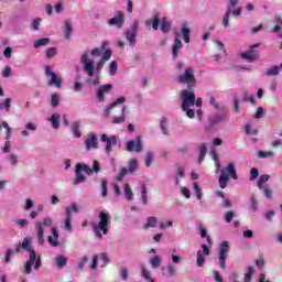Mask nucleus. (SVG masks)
Here are the masks:
<instances>
[{
  "label": "nucleus",
  "instance_id": "1",
  "mask_svg": "<svg viewBox=\"0 0 282 282\" xmlns=\"http://www.w3.org/2000/svg\"><path fill=\"white\" fill-rule=\"evenodd\" d=\"M104 52V53H102ZM113 52L111 50L105 51V44L99 47H95L91 51H85L80 55V63L83 65V70L87 74L88 85L98 87L100 85V74H102V67L105 63L111 59Z\"/></svg>",
  "mask_w": 282,
  "mask_h": 282
},
{
  "label": "nucleus",
  "instance_id": "2",
  "mask_svg": "<svg viewBox=\"0 0 282 282\" xmlns=\"http://www.w3.org/2000/svg\"><path fill=\"white\" fill-rule=\"evenodd\" d=\"M21 246L23 250L29 252V260L24 265L25 274H32V265H34L35 270L41 268V258L36 260V251L32 248V238H24Z\"/></svg>",
  "mask_w": 282,
  "mask_h": 282
},
{
  "label": "nucleus",
  "instance_id": "3",
  "mask_svg": "<svg viewBox=\"0 0 282 282\" xmlns=\"http://www.w3.org/2000/svg\"><path fill=\"white\" fill-rule=\"evenodd\" d=\"M111 221V214L107 210L99 213V223L93 224V230L97 239H102V235H109V224Z\"/></svg>",
  "mask_w": 282,
  "mask_h": 282
},
{
  "label": "nucleus",
  "instance_id": "4",
  "mask_svg": "<svg viewBox=\"0 0 282 282\" xmlns=\"http://www.w3.org/2000/svg\"><path fill=\"white\" fill-rule=\"evenodd\" d=\"M47 228H55L54 227V220L51 217H44L42 219V221H37L35 224V231L37 235V241L40 243V246H43L44 241H45V231Z\"/></svg>",
  "mask_w": 282,
  "mask_h": 282
},
{
  "label": "nucleus",
  "instance_id": "5",
  "mask_svg": "<svg viewBox=\"0 0 282 282\" xmlns=\"http://www.w3.org/2000/svg\"><path fill=\"white\" fill-rule=\"evenodd\" d=\"M219 172L220 176L218 183L220 188H226V186H228V181L230 177H232V180H237V170H235V163H229L226 169H223Z\"/></svg>",
  "mask_w": 282,
  "mask_h": 282
},
{
  "label": "nucleus",
  "instance_id": "6",
  "mask_svg": "<svg viewBox=\"0 0 282 282\" xmlns=\"http://www.w3.org/2000/svg\"><path fill=\"white\" fill-rule=\"evenodd\" d=\"M270 181V175L268 174H262L258 178L257 186L259 191H262L265 199H272L274 192L272 188H270V185H268V182Z\"/></svg>",
  "mask_w": 282,
  "mask_h": 282
},
{
  "label": "nucleus",
  "instance_id": "7",
  "mask_svg": "<svg viewBox=\"0 0 282 282\" xmlns=\"http://www.w3.org/2000/svg\"><path fill=\"white\" fill-rule=\"evenodd\" d=\"M83 173H85L86 175H94V170H91V167H89L86 164L77 163L76 170H75V174H76V178L74 181L75 185L83 184V182H85L86 178H85V175H83Z\"/></svg>",
  "mask_w": 282,
  "mask_h": 282
},
{
  "label": "nucleus",
  "instance_id": "8",
  "mask_svg": "<svg viewBox=\"0 0 282 282\" xmlns=\"http://www.w3.org/2000/svg\"><path fill=\"white\" fill-rule=\"evenodd\" d=\"M177 83L186 84L188 87H195V70L191 67L177 77Z\"/></svg>",
  "mask_w": 282,
  "mask_h": 282
},
{
  "label": "nucleus",
  "instance_id": "9",
  "mask_svg": "<svg viewBox=\"0 0 282 282\" xmlns=\"http://www.w3.org/2000/svg\"><path fill=\"white\" fill-rule=\"evenodd\" d=\"M181 99H182V109H191V107L195 106V93L191 90H183L181 91Z\"/></svg>",
  "mask_w": 282,
  "mask_h": 282
},
{
  "label": "nucleus",
  "instance_id": "10",
  "mask_svg": "<svg viewBox=\"0 0 282 282\" xmlns=\"http://www.w3.org/2000/svg\"><path fill=\"white\" fill-rule=\"evenodd\" d=\"M127 151L129 153H142L144 150V144L142 143V135L135 137V139L130 140L126 144Z\"/></svg>",
  "mask_w": 282,
  "mask_h": 282
},
{
  "label": "nucleus",
  "instance_id": "11",
  "mask_svg": "<svg viewBox=\"0 0 282 282\" xmlns=\"http://www.w3.org/2000/svg\"><path fill=\"white\" fill-rule=\"evenodd\" d=\"M45 75L47 77V85H50V87H57V89H61L63 79L52 70V66L45 67Z\"/></svg>",
  "mask_w": 282,
  "mask_h": 282
},
{
  "label": "nucleus",
  "instance_id": "12",
  "mask_svg": "<svg viewBox=\"0 0 282 282\" xmlns=\"http://www.w3.org/2000/svg\"><path fill=\"white\" fill-rule=\"evenodd\" d=\"M140 28V22L134 21L132 22L129 30L126 31V40L128 41L130 47H135L137 39L138 36V30Z\"/></svg>",
  "mask_w": 282,
  "mask_h": 282
},
{
  "label": "nucleus",
  "instance_id": "13",
  "mask_svg": "<svg viewBox=\"0 0 282 282\" xmlns=\"http://www.w3.org/2000/svg\"><path fill=\"white\" fill-rule=\"evenodd\" d=\"M230 252V245L228 241H223L218 248V261L221 270H226V254Z\"/></svg>",
  "mask_w": 282,
  "mask_h": 282
},
{
  "label": "nucleus",
  "instance_id": "14",
  "mask_svg": "<svg viewBox=\"0 0 282 282\" xmlns=\"http://www.w3.org/2000/svg\"><path fill=\"white\" fill-rule=\"evenodd\" d=\"M209 254L210 249H208V246L202 245V250H198L196 254V264L198 268H204V263H206V257Z\"/></svg>",
  "mask_w": 282,
  "mask_h": 282
},
{
  "label": "nucleus",
  "instance_id": "15",
  "mask_svg": "<svg viewBox=\"0 0 282 282\" xmlns=\"http://www.w3.org/2000/svg\"><path fill=\"white\" fill-rule=\"evenodd\" d=\"M113 89V85L111 84H106L101 85L98 87L97 93H96V98L99 102H105V96L109 94Z\"/></svg>",
  "mask_w": 282,
  "mask_h": 282
},
{
  "label": "nucleus",
  "instance_id": "16",
  "mask_svg": "<svg viewBox=\"0 0 282 282\" xmlns=\"http://www.w3.org/2000/svg\"><path fill=\"white\" fill-rule=\"evenodd\" d=\"M254 47H259V44H254L250 47L249 51L241 53V58L252 63V61H257L259 58V52L254 51Z\"/></svg>",
  "mask_w": 282,
  "mask_h": 282
},
{
  "label": "nucleus",
  "instance_id": "17",
  "mask_svg": "<svg viewBox=\"0 0 282 282\" xmlns=\"http://www.w3.org/2000/svg\"><path fill=\"white\" fill-rule=\"evenodd\" d=\"M86 151H91L94 149H98V137L96 134L90 133L87 135L86 140L84 141Z\"/></svg>",
  "mask_w": 282,
  "mask_h": 282
},
{
  "label": "nucleus",
  "instance_id": "18",
  "mask_svg": "<svg viewBox=\"0 0 282 282\" xmlns=\"http://www.w3.org/2000/svg\"><path fill=\"white\" fill-rule=\"evenodd\" d=\"M108 25H116L119 30L124 26V13L122 11H119L117 13V17H113L108 21Z\"/></svg>",
  "mask_w": 282,
  "mask_h": 282
},
{
  "label": "nucleus",
  "instance_id": "19",
  "mask_svg": "<svg viewBox=\"0 0 282 282\" xmlns=\"http://www.w3.org/2000/svg\"><path fill=\"white\" fill-rule=\"evenodd\" d=\"M101 142H106V153L109 155L112 151V147H116L117 139L116 137H107V134L101 135Z\"/></svg>",
  "mask_w": 282,
  "mask_h": 282
},
{
  "label": "nucleus",
  "instance_id": "20",
  "mask_svg": "<svg viewBox=\"0 0 282 282\" xmlns=\"http://www.w3.org/2000/svg\"><path fill=\"white\" fill-rule=\"evenodd\" d=\"M124 100H127L124 97H119L112 104L108 105L104 110L105 116L109 118V116H111V109H115V107H118V105H122Z\"/></svg>",
  "mask_w": 282,
  "mask_h": 282
},
{
  "label": "nucleus",
  "instance_id": "21",
  "mask_svg": "<svg viewBox=\"0 0 282 282\" xmlns=\"http://www.w3.org/2000/svg\"><path fill=\"white\" fill-rule=\"evenodd\" d=\"M182 47H184V44H182V40H180V37H175L172 45L173 58H177V56L180 55V50H182Z\"/></svg>",
  "mask_w": 282,
  "mask_h": 282
},
{
  "label": "nucleus",
  "instance_id": "22",
  "mask_svg": "<svg viewBox=\"0 0 282 282\" xmlns=\"http://www.w3.org/2000/svg\"><path fill=\"white\" fill-rule=\"evenodd\" d=\"M52 236H48V243L52 248H57L58 246V229L56 227H52Z\"/></svg>",
  "mask_w": 282,
  "mask_h": 282
},
{
  "label": "nucleus",
  "instance_id": "23",
  "mask_svg": "<svg viewBox=\"0 0 282 282\" xmlns=\"http://www.w3.org/2000/svg\"><path fill=\"white\" fill-rule=\"evenodd\" d=\"M181 34L184 43H191V28L188 26V23L185 22L182 24Z\"/></svg>",
  "mask_w": 282,
  "mask_h": 282
},
{
  "label": "nucleus",
  "instance_id": "24",
  "mask_svg": "<svg viewBox=\"0 0 282 282\" xmlns=\"http://www.w3.org/2000/svg\"><path fill=\"white\" fill-rule=\"evenodd\" d=\"M65 219H64V227L66 230H68V232H72L73 228H72V208H66L65 209Z\"/></svg>",
  "mask_w": 282,
  "mask_h": 282
},
{
  "label": "nucleus",
  "instance_id": "25",
  "mask_svg": "<svg viewBox=\"0 0 282 282\" xmlns=\"http://www.w3.org/2000/svg\"><path fill=\"white\" fill-rule=\"evenodd\" d=\"M149 228H158V217L150 216L147 218L143 230H149Z\"/></svg>",
  "mask_w": 282,
  "mask_h": 282
},
{
  "label": "nucleus",
  "instance_id": "26",
  "mask_svg": "<svg viewBox=\"0 0 282 282\" xmlns=\"http://www.w3.org/2000/svg\"><path fill=\"white\" fill-rule=\"evenodd\" d=\"M214 43L216 44L218 52H220L219 54L215 55V61H219V58L226 56V48H224L221 41L215 40Z\"/></svg>",
  "mask_w": 282,
  "mask_h": 282
},
{
  "label": "nucleus",
  "instance_id": "27",
  "mask_svg": "<svg viewBox=\"0 0 282 282\" xmlns=\"http://www.w3.org/2000/svg\"><path fill=\"white\" fill-rule=\"evenodd\" d=\"M80 121H74L70 126V131L74 138H82L83 133L80 132Z\"/></svg>",
  "mask_w": 282,
  "mask_h": 282
},
{
  "label": "nucleus",
  "instance_id": "28",
  "mask_svg": "<svg viewBox=\"0 0 282 282\" xmlns=\"http://www.w3.org/2000/svg\"><path fill=\"white\" fill-rule=\"evenodd\" d=\"M140 270H141V276L144 280H147V282H155L153 278H151V271L144 264L140 265Z\"/></svg>",
  "mask_w": 282,
  "mask_h": 282
},
{
  "label": "nucleus",
  "instance_id": "29",
  "mask_svg": "<svg viewBox=\"0 0 282 282\" xmlns=\"http://www.w3.org/2000/svg\"><path fill=\"white\" fill-rule=\"evenodd\" d=\"M48 121L53 129H58L61 127V115H58V112H54Z\"/></svg>",
  "mask_w": 282,
  "mask_h": 282
},
{
  "label": "nucleus",
  "instance_id": "30",
  "mask_svg": "<svg viewBox=\"0 0 282 282\" xmlns=\"http://www.w3.org/2000/svg\"><path fill=\"white\" fill-rule=\"evenodd\" d=\"M12 107V98H4L0 100V111H10Z\"/></svg>",
  "mask_w": 282,
  "mask_h": 282
},
{
  "label": "nucleus",
  "instance_id": "31",
  "mask_svg": "<svg viewBox=\"0 0 282 282\" xmlns=\"http://www.w3.org/2000/svg\"><path fill=\"white\" fill-rule=\"evenodd\" d=\"M282 70V63L280 65L272 66L265 70L267 76H279Z\"/></svg>",
  "mask_w": 282,
  "mask_h": 282
},
{
  "label": "nucleus",
  "instance_id": "32",
  "mask_svg": "<svg viewBox=\"0 0 282 282\" xmlns=\"http://www.w3.org/2000/svg\"><path fill=\"white\" fill-rule=\"evenodd\" d=\"M173 23L171 21H169V19L163 18L161 20V31L166 34L169 32H171V28H172Z\"/></svg>",
  "mask_w": 282,
  "mask_h": 282
},
{
  "label": "nucleus",
  "instance_id": "33",
  "mask_svg": "<svg viewBox=\"0 0 282 282\" xmlns=\"http://www.w3.org/2000/svg\"><path fill=\"white\" fill-rule=\"evenodd\" d=\"M209 154L212 155V159L215 162V173H219L220 169H221V163L219 162V158L217 156V151H215V149L210 150Z\"/></svg>",
  "mask_w": 282,
  "mask_h": 282
},
{
  "label": "nucleus",
  "instance_id": "34",
  "mask_svg": "<svg viewBox=\"0 0 282 282\" xmlns=\"http://www.w3.org/2000/svg\"><path fill=\"white\" fill-rule=\"evenodd\" d=\"M127 107H122L121 109V116L120 117H113L112 118V123L113 124H122L124 122V119L127 118Z\"/></svg>",
  "mask_w": 282,
  "mask_h": 282
},
{
  "label": "nucleus",
  "instance_id": "35",
  "mask_svg": "<svg viewBox=\"0 0 282 282\" xmlns=\"http://www.w3.org/2000/svg\"><path fill=\"white\" fill-rule=\"evenodd\" d=\"M138 166H140L138 159H131L128 162V173H135V171H138Z\"/></svg>",
  "mask_w": 282,
  "mask_h": 282
},
{
  "label": "nucleus",
  "instance_id": "36",
  "mask_svg": "<svg viewBox=\"0 0 282 282\" xmlns=\"http://www.w3.org/2000/svg\"><path fill=\"white\" fill-rule=\"evenodd\" d=\"M164 276H174L176 269L175 265L169 263L165 268H162Z\"/></svg>",
  "mask_w": 282,
  "mask_h": 282
},
{
  "label": "nucleus",
  "instance_id": "37",
  "mask_svg": "<svg viewBox=\"0 0 282 282\" xmlns=\"http://www.w3.org/2000/svg\"><path fill=\"white\" fill-rule=\"evenodd\" d=\"M183 177H184V167H177L176 174L174 175L175 186H180V182H182Z\"/></svg>",
  "mask_w": 282,
  "mask_h": 282
},
{
  "label": "nucleus",
  "instance_id": "38",
  "mask_svg": "<svg viewBox=\"0 0 282 282\" xmlns=\"http://www.w3.org/2000/svg\"><path fill=\"white\" fill-rule=\"evenodd\" d=\"M145 24L148 26L152 25L153 30H158V28H160V18L158 15H154L153 18L147 20Z\"/></svg>",
  "mask_w": 282,
  "mask_h": 282
},
{
  "label": "nucleus",
  "instance_id": "39",
  "mask_svg": "<svg viewBox=\"0 0 282 282\" xmlns=\"http://www.w3.org/2000/svg\"><path fill=\"white\" fill-rule=\"evenodd\" d=\"M150 264L153 268V270H158L160 265H162V258L160 256H154L150 259Z\"/></svg>",
  "mask_w": 282,
  "mask_h": 282
},
{
  "label": "nucleus",
  "instance_id": "40",
  "mask_svg": "<svg viewBox=\"0 0 282 282\" xmlns=\"http://www.w3.org/2000/svg\"><path fill=\"white\" fill-rule=\"evenodd\" d=\"M123 193H124L128 202H132V199H133V191L131 189V186L129 184H124Z\"/></svg>",
  "mask_w": 282,
  "mask_h": 282
},
{
  "label": "nucleus",
  "instance_id": "41",
  "mask_svg": "<svg viewBox=\"0 0 282 282\" xmlns=\"http://www.w3.org/2000/svg\"><path fill=\"white\" fill-rule=\"evenodd\" d=\"M55 263L57 268H65V265H67V258H65V256H57L55 258Z\"/></svg>",
  "mask_w": 282,
  "mask_h": 282
},
{
  "label": "nucleus",
  "instance_id": "42",
  "mask_svg": "<svg viewBox=\"0 0 282 282\" xmlns=\"http://www.w3.org/2000/svg\"><path fill=\"white\" fill-rule=\"evenodd\" d=\"M141 199L144 204V206H147V204H149V195L147 193V185L141 184Z\"/></svg>",
  "mask_w": 282,
  "mask_h": 282
},
{
  "label": "nucleus",
  "instance_id": "43",
  "mask_svg": "<svg viewBox=\"0 0 282 282\" xmlns=\"http://www.w3.org/2000/svg\"><path fill=\"white\" fill-rule=\"evenodd\" d=\"M153 160H155V153L149 151L145 154V166L149 169L151 164H153Z\"/></svg>",
  "mask_w": 282,
  "mask_h": 282
},
{
  "label": "nucleus",
  "instance_id": "44",
  "mask_svg": "<svg viewBox=\"0 0 282 282\" xmlns=\"http://www.w3.org/2000/svg\"><path fill=\"white\" fill-rule=\"evenodd\" d=\"M48 43H50V39L43 37V39L35 41L33 44V47H35V50H39V47H43V46L47 45Z\"/></svg>",
  "mask_w": 282,
  "mask_h": 282
},
{
  "label": "nucleus",
  "instance_id": "45",
  "mask_svg": "<svg viewBox=\"0 0 282 282\" xmlns=\"http://www.w3.org/2000/svg\"><path fill=\"white\" fill-rule=\"evenodd\" d=\"M253 274H254V267H248L247 272L245 273L243 281L251 282Z\"/></svg>",
  "mask_w": 282,
  "mask_h": 282
},
{
  "label": "nucleus",
  "instance_id": "46",
  "mask_svg": "<svg viewBox=\"0 0 282 282\" xmlns=\"http://www.w3.org/2000/svg\"><path fill=\"white\" fill-rule=\"evenodd\" d=\"M160 127L164 134H166V131H169V118L162 117L160 120Z\"/></svg>",
  "mask_w": 282,
  "mask_h": 282
},
{
  "label": "nucleus",
  "instance_id": "47",
  "mask_svg": "<svg viewBox=\"0 0 282 282\" xmlns=\"http://www.w3.org/2000/svg\"><path fill=\"white\" fill-rule=\"evenodd\" d=\"M74 30V25L72 24L70 21L65 22V36L66 39H69L72 36V32Z\"/></svg>",
  "mask_w": 282,
  "mask_h": 282
},
{
  "label": "nucleus",
  "instance_id": "48",
  "mask_svg": "<svg viewBox=\"0 0 282 282\" xmlns=\"http://www.w3.org/2000/svg\"><path fill=\"white\" fill-rule=\"evenodd\" d=\"M109 74L110 76H116V74H118V63H116V61L109 63Z\"/></svg>",
  "mask_w": 282,
  "mask_h": 282
},
{
  "label": "nucleus",
  "instance_id": "49",
  "mask_svg": "<svg viewBox=\"0 0 282 282\" xmlns=\"http://www.w3.org/2000/svg\"><path fill=\"white\" fill-rule=\"evenodd\" d=\"M1 127H3V129L7 130V132H6V140H10V138L12 135V128H10V124H8L7 121H2L1 122Z\"/></svg>",
  "mask_w": 282,
  "mask_h": 282
},
{
  "label": "nucleus",
  "instance_id": "50",
  "mask_svg": "<svg viewBox=\"0 0 282 282\" xmlns=\"http://www.w3.org/2000/svg\"><path fill=\"white\" fill-rule=\"evenodd\" d=\"M194 193L196 195V199L202 200V187H199V184L197 182L193 183Z\"/></svg>",
  "mask_w": 282,
  "mask_h": 282
},
{
  "label": "nucleus",
  "instance_id": "51",
  "mask_svg": "<svg viewBox=\"0 0 282 282\" xmlns=\"http://www.w3.org/2000/svg\"><path fill=\"white\" fill-rule=\"evenodd\" d=\"M250 208L253 213H257V210H259V203L257 202V197L254 196L250 197Z\"/></svg>",
  "mask_w": 282,
  "mask_h": 282
},
{
  "label": "nucleus",
  "instance_id": "52",
  "mask_svg": "<svg viewBox=\"0 0 282 282\" xmlns=\"http://www.w3.org/2000/svg\"><path fill=\"white\" fill-rule=\"evenodd\" d=\"M7 160L10 162L11 166H17V164H19V156H17V154H9Z\"/></svg>",
  "mask_w": 282,
  "mask_h": 282
},
{
  "label": "nucleus",
  "instance_id": "53",
  "mask_svg": "<svg viewBox=\"0 0 282 282\" xmlns=\"http://www.w3.org/2000/svg\"><path fill=\"white\" fill-rule=\"evenodd\" d=\"M59 102H61V96H58V94H53L51 96V105L53 107H58Z\"/></svg>",
  "mask_w": 282,
  "mask_h": 282
},
{
  "label": "nucleus",
  "instance_id": "54",
  "mask_svg": "<svg viewBox=\"0 0 282 282\" xmlns=\"http://www.w3.org/2000/svg\"><path fill=\"white\" fill-rule=\"evenodd\" d=\"M230 10H227V12L225 13V15L223 17V25L224 28H228V25H230Z\"/></svg>",
  "mask_w": 282,
  "mask_h": 282
},
{
  "label": "nucleus",
  "instance_id": "55",
  "mask_svg": "<svg viewBox=\"0 0 282 282\" xmlns=\"http://www.w3.org/2000/svg\"><path fill=\"white\" fill-rule=\"evenodd\" d=\"M245 131H246L247 135H257V129L252 128V126L250 123H247L245 126Z\"/></svg>",
  "mask_w": 282,
  "mask_h": 282
},
{
  "label": "nucleus",
  "instance_id": "56",
  "mask_svg": "<svg viewBox=\"0 0 282 282\" xmlns=\"http://www.w3.org/2000/svg\"><path fill=\"white\" fill-rule=\"evenodd\" d=\"M58 53L56 47H50L46 50V58H54V56Z\"/></svg>",
  "mask_w": 282,
  "mask_h": 282
},
{
  "label": "nucleus",
  "instance_id": "57",
  "mask_svg": "<svg viewBox=\"0 0 282 282\" xmlns=\"http://www.w3.org/2000/svg\"><path fill=\"white\" fill-rule=\"evenodd\" d=\"M275 23H278L274 29H273V32H280L281 31V28H282V19L281 17L276 15L275 17Z\"/></svg>",
  "mask_w": 282,
  "mask_h": 282
},
{
  "label": "nucleus",
  "instance_id": "58",
  "mask_svg": "<svg viewBox=\"0 0 282 282\" xmlns=\"http://www.w3.org/2000/svg\"><path fill=\"white\" fill-rule=\"evenodd\" d=\"M99 261H101V268H104V265H107V263H109V256L107 253H101L99 256Z\"/></svg>",
  "mask_w": 282,
  "mask_h": 282
},
{
  "label": "nucleus",
  "instance_id": "59",
  "mask_svg": "<svg viewBox=\"0 0 282 282\" xmlns=\"http://www.w3.org/2000/svg\"><path fill=\"white\" fill-rule=\"evenodd\" d=\"M87 261H89V257L84 256V257L79 260V262H78V264H77V268H78L79 270H83V268H85V265L87 264Z\"/></svg>",
  "mask_w": 282,
  "mask_h": 282
},
{
  "label": "nucleus",
  "instance_id": "60",
  "mask_svg": "<svg viewBox=\"0 0 282 282\" xmlns=\"http://www.w3.org/2000/svg\"><path fill=\"white\" fill-rule=\"evenodd\" d=\"M12 76V68L10 66H6L2 70V78H10Z\"/></svg>",
  "mask_w": 282,
  "mask_h": 282
},
{
  "label": "nucleus",
  "instance_id": "61",
  "mask_svg": "<svg viewBox=\"0 0 282 282\" xmlns=\"http://www.w3.org/2000/svg\"><path fill=\"white\" fill-rule=\"evenodd\" d=\"M264 113H265V110L263 109V107H259L253 118H256V120H259L263 118Z\"/></svg>",
  "mask_w": 282,
  "mask_h": 282
},
{
  "label": "nucleus",
  "instance_id": "62",
  "mask_svg": "<svg viewBox=\"0 0 282 282\" xmlns=\"http://www.w3.org/2000/svg\"><path fill=\"white\" fill-rule=\"evenodd\" d=\"M257 177H259V170H257V167H253V169H251V171H250V177H249V180H250L251 182H254V180H257Z\"/></svg>",
  "mask_w": 282,
  "mask_h": 282
},
{
  "label": "nucleus",
  "instance_id": "63",
  "mask_svg": "<svg viewBox=\"0 0 282 282\" xmlns=\"http://www.w3.org/2000/svg\"><path fill=\"white\" fill-rule=\"evenodd\" d=\"M107 180L101 181V197H107Z\"/></svg>",
  "mask_w": 282,
  "mask_h": 282
},
{
  "label": "nucleus",
  "instance_id": "64",
  "mask_svg": "<svg viewBox=\"0 0 282 282\" xmlns=\"http://www.w3.org/2000/svg\"><path fill=\"white\" fill-rule=\"evenodd\" d=\"M12 254H14V251L12 249H8L4 256V263H10Z\"/></svg>",
  "mask_w": 282,
  "mask_h": 282
}]
</instances>
